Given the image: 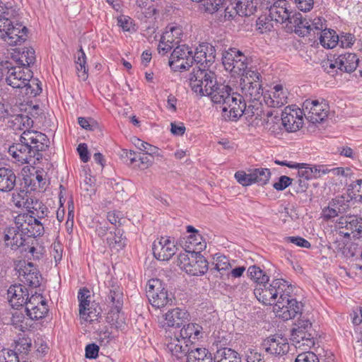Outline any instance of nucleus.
<instances>
[{"mask_svg": "<svg viewBox=\"0 0 362 362\" xmlns=\"http://www.w3.org/2000/svg\"><path fill=\"white\" fill-rule=\"evenodd\" d=\"M178 43L177 40L175 38L174 34L168 29L161 36L158 46V53L161 55H165Z\"/></svg>", "mask_w": 362, "mask_h": 362, "instance_id": "nucleus-33", "label": "nucleus"}, {"mask_svg": "<svg viewBox=\"0 0 362 362\" xmlns=\"http://www.w3.org/2000/svg\"><path fill=\"white\" fill-rule=\"evenodd\" d=\"M15 226L6 228L4 230V241L6 247L16 250L27 245L25 234L19 225L14 222Z\"/></svg>", "mask_w": 362, "mask_h": 362, "instance_id": "nucleus-16", "label": "nucleus"}, {"mask_svg": "<svg viewBox=\"0 0 362 362\" xmlns=\"http://www.w3.org/2000/svg\"><path fill=\"white\" fill-rule=\"evenodd\" d=\"M214 360V362H240L238 354L228 347L217 350Z\"/></svg>", "mask_w": 362, "mask_h": 362, "instance_id": "nucleus-35", "label": "nucleus"}, {"mask_svg": "<svg viewBox=\"0 0 362 362\" xmlns=\"http://www.w3.org/2000/svg\"><path fill=\"white\" fill-rule=\"evenodd\" d=\"M303 110L299 108L286 107L281 114V124L290 132H295L303 124Z\"/></svg>", "mask_w": 362, "mask_h": 362, "instance_id": "nucleus-15", "label": "nucleus"}, {"mask_svg": "<svg viewBox=\"0 0 362 362\" xmlns=\"http://www.w3.org/2000/svg\"><path fill=\"white\" fill-rule=\"evenodd\" d=\"M133 142L137 148L144 151L146 154L151 156L158 155V148L156 146L151 145L138 138H134Z\"/></svg>", "mask_w": 362, "mask_h": 362, "instance_id": "nucleus-51", "label": "nucleus"}, {"mask_svg": "<svg viewBox=\"0 0 362 362\" xmlns=\"http://www.w3.org/2000/svg\"><path fill=\"white\" fill-rule=\"evenodd\" d=\"M268 8L272 21L279 23H285L288 21V16L291 12L288 9L285 0H278L273 5L270 4Z\"/></svg>", "mask_w": 362, "mask_h": 362, "instance_id": "nucleus-27", "label": "nucleus"}, {"mask_svg": "<svg viewBox=\"0 0 362 362\" xmlns=\"http://www.w3.org/2000/svg\"><path fill=\"white\" fill-rule=\"evenodd\" d=\"M253 183L259 185H266L269 180L271 173L268 168H255L251 170Z\"/></svg>", "mask_w": 362, "mask_h": 362, "instance_id": "nucleus-45", "label": "nucleus"}, {"mask_svg": "<svg viewBox=\"0 0 362 362\" xmlns=\"http://www.w3.org/2000/svg\"><path fill=\"white\" fill-rule=\"evenodd\" d=\"M298 165L295 168L298 170V174L300 177L305 178V180H310L313 178L311 165L306 163H296Z\"/></svg>", "mask_w": 362, "mask_h": 362, "instance_id": "nucleus-63", "label": "nucleus"}, {"mask_svg": "<svg viewBox=\"0 0 362 362\" xmlns=\"http://www.w3.org/2000/svg\"><path fill=\"white\" fill-rule=\"evenodd\" d=\"M303 111L305 117L310 122L319 123L327 117L329 106L323 98L307 99L303 104Z\"/></svg>", "mask_w": 362, "mask_h": 362, "instance_id": "nucleus-7", "label": "nucleus"}, {"mask_svg": "<svg viewBox=\"0 0 362 362\" xmlns=\"http://www.w3.org/2000/svg\"><path fill=\"white\" fill-rule=\"evenodd\" d=\"M90 291L86 288H81L78 293V299L79 301V309L84 310L87 306H90Z\"/></svg>", "mask_w": 362, "mask_h": 362, "instance_id": "nucleus-60", "label": "nucleus"}, {"mask_svg": "<svg viewBox=\"0 0 362 362\" xmlns=\"http://www.w3.org/2000/svg\"><path fill=\"white\" fill-rule=\"evenodd\" d=\"M6 28L3 40L11 46L23 42L26 40L28 29L21 23L13 25L11 19L6 20Z\"/></svg>", "mask_w": 362, "mask_h": 362, "instance_id": "nucleus-17", "label": "nucleus"}, {"mask_svg": "<svg viewBox=\"0 0 362 362\" xmlns=\"http://www.w3.org/2000/svg\"><path fill=\"white\" fill-rule=\"evenodd\" d=\"M8 153L16 161L21 163H30L33 158L37 156L31 149L30 146L21 141L10 146Z\"/></svg>", "mask_w": 362, "mask_h": 362, "instance_id": "nucleus-25", "label": "nucleus"}, {"mask_svg": "<svg viewBox=\"0 0 362 362\" xmlns=\"http://www.w3.org/2000/svg\"><path fill=\"white\" fill-rule=\"evenodd\" d=\"M8 69L6 81L13 88H23L32 78V71L28 67L6 66Z\"/></svg>", "mask_w": 362, "mask_h": 362, "instance_id": "nucleus-13", "label": "nucleus"}, {"mask_svg": "<svg viewBox=\"0 0 362 362\" xmlns=\"http://www.w3.org/2000/svg\"><path fill=\"white\" fill-rule=\"evenodd\" d=\"M317 336L312 323L304 317L298 320L291 331V340L296 346H305L311 348L315 345V337Z\"/></svg>", "mask_w": 362, "mask_h": 362, "instance_id": "nucleus-6", "label": "nucleus"}, {"mask_svg": "<svg viewBox=\"0 0 362 362\" xmlns=\"http://www.w3.org/2000/svg\"><path fill=\"white\" fill-rule=\"evenodd\" d=\"M152 250L153 255L157 259L167 261L176 253L177 247L174 240L165 236L155 240Z\"/></svg>", "mask_w": 362, "mask_h": 362, "instance_id": "nucleus-12", "label": "nucleus"}, {"mask_svg": "<svg viewBox=\"0 0 362 362\" xmlns=\"http://www.w3.org/2000/svg\"><path fill=\"white\" fill-rule=\"evenodd\" d=\"M186 356V362H212L213 361L211 354L205 348L191 346Z\"/></svg>", "mask_w": 362, "mask_h": 362, "instance_id": "nucleus-32", "label": "nucleus"}, {"mask_svg": "<svg viewBox=\"0 0 362 362\" xmlns=\"http://www.w3.org/2000/svg\"><path fill=\"white\" fill-rule=\"evenodd\" d=\"M107 301L112 304V307L122 309L123 305V293L117 285H112L110 288Z\"/></svg>", "mask_w": 362, "mask_h": 362, "instance_id": "nucleus-41", "label": "nucleus"}, {"mask_svg": "<svg viewBox=\"0 0 362 362\" xmlns=\"http://www.w3.org/2000/svg\"><path fill=\"white\" fill-rule=\"evenodd\" d=\"M77 59L76 60V68L78 73V76L83 81H86L88 78V68L86 66V56L81 47L77 54Z\"/></svg>", "mask_w": 362, "mask_h": 362, "instance_id": "nucleus-40", "label": "nucleus"}, {"mask_svg": "<svg viewBox=\"0 0 362 362\" xmlns=\"http://www.w3.org/2000/svg\"><path fill=\"white\" fill-rule=\"evenodd\" d=\"M14 350L17 352V354H25L27 355L30 351L32 346L31 339L29 337H21L14 342Z\"/></svg>", "mask_w": 362, "mask_h": 362, "instance_id": "nucleus-48", "label": "nucleus"}, {"mask_svg": "<svg viewBox=\"0 0 362 362\" xmlns=\"http://www.w3.org/2000/svg\"><path fill=\"white\" fill-rule=\"evenodd\" d=\"M19 60L23 66V67L27 66L28 68L30 64H34L35 62V52L34 49L32 47L25 48Z\"/></svg>", "mask_w": 362, "mask_h": 362, "instance_id": "nucleus-54", "label": "nucleus"}, {"mask_svg": "<svg viewBox=\"0 0 362 362\" xmlns=\"http://www.w3.org/2000/svg\"><path fill=\"white\" fill-rule=\"evenodd\" d=\"M47 303L46 300L44 298L42 294L37 293L35 292L34 294H32L30 297H28V300L26 303H25L24 305H25V311H30L35 307L41 305L42 303Z\"/></svg>", "mask_w": 362, "mask_h": 362, "instance_id": "nucleus-55", "label": "nucleus"}, {"mask_svg": "<svg viewBox=\"0 0 362 362\" xmlns=\"http://www.w3.org/2000/svg\"><path fill=\"white\" fill-rule=\"evenodd\" d=\"M202 237L199 233L190 235L186 241V247L188 251L192 252V253L198 252L200 254V252L206 247L205 243H202Z\"/></svg>", "mask_w": 362, "mask_h": 362, "instance_id": "nucleus-39", "label": "nucleus"}, {"mask_svg": "<svg viewBox=\"0 0 362 362\" xmlns=\"http://www.w3.org/2000/svg\"><path fill=\"white\" fill-rule=\"evenodd\" d=\"M187 314L184 310L176 308L168 310L165 315V325L168 327H180L183 325Z\"/></svg>", "mask_w": 362, "mask_h": 362, "instance_id": "nucleus-31", "label": "nucleus"}, {"mask_svg": "<svg viewBox=\"0 0 362 362\" xmlns=\"http://www.w3.org/2000/svg\"><path fill=\"white\" fill-rule=\"evenodd\" d=\"M0 362H20L17 352L8 349L0 351Z\"/></svg>", "mask_w": 362, "mask_h": 362, "instance_id": "nucleus-58", "label": "nucleus"}, {"mask_svg": "<svg viewBox=\"0 0 362 362\" xmlns=\"http://www.w3.org/2000/svg\"><path fill=\"white\" fill-rule=\"evenodd\" d=\"M16 182V176L13 170L8 168H0V191L11 192Z\"/></svg>", "mask_w": 362, "mask_h": 362, "instance_id": "nucleus-29", "label": "nucleus"}, {"mask_svg": "<svg viewBox=\"0 0 362 362\" xmlns=\"http://www.w3.org/2000/svg\"><path fill=\"white\" fill-rule=\"evenodd\" d=\"M288 93L282 85H276L271 91L264 93L263 99L269 107L279 108L287 103Z\"/></svg>", "mask_w": 362, "mask_h": 362, "instance_id": "nucleus-22", "label": "nucleus"}, {"mask_svg": "<svg viewBox=\"0 0 362 362\" xmlns=\"http://www.w3.org/2000/svg\"><path fill=\"white\" fill-rule=\"evenodd\" d=\"M192 258L185 272L191 276H199L205 274L208 270V262L198 252L192 253Z\"/></svg>", "mask_w": 362, "mask_h": 362, "instance_id": "nucleus-28", "label": "nucleus"}, {"mask_svg": "<svg viewBox=\"0 0 362 362\" xmlns=\"http://www.w3.org/2000/svg\"><path fill=\"white\" fill-rule=\"evenodd\" d=\"M20 141L30 146V148L38 156L39 152L45 151L49 146V140L47 136L37 131L26 130L21 136Z\"/></svg>", "mask_w": 362, "mask_h": 362, "instance_id": "nucleus-14", "label": "nucleus"}, {"mask_svg": "<svg viewBox=\"0 0 362 362\" xmlns=\"http://www.w3.org/2000/svg\"><path fill=\"white\" fill-rule=\"evenodd\" d=\"M189 80L192 90L202 96L206 95L211 90L216 78L215 74L207 69L195 66L189 74Z\"/></svg>", "mask_w": 362, "mask_h": 362, "instance_id": "nucleus-5", "label": "nucleus"}, {"mask_svg": "<svg viewBox=\"0 0 362 362\" xmlns=\"http://www.w3.org/2000/svg\"><path fill=\"white\" fill-rule=\"evenodd\" d=\"M194 62L193 52L186 45H177L173 51L169 60L170 66L175 70H186Z\"/></svg>", "mask_w": 362, "mask_h": 362, "instance_id": "nucleus-8", "label": "nucleus"}, {"mask_svg": "<svg viewBox=\"0 0 362 362\" xmlns=\"http://www.w3.org/2000/svg\"><path fill=\"white\" fill-rule=\"evenodd\" d=\"M18 277L21 282L32 288L40 286L42 279L38 269L31 262L19 269Z\"/></svg>", "mask_w": 362, "mask_h": 362, "instance_id": "nucleus-23", "label": "nucleus"}, {"mask_svg": "<svg viewBox=\"0 0 362 362\" xmlns=\"http://www.w3.org/2000/svg\"><path fill=\"white\" fill-rule=\"evenodd\" d=\"M222 62L225 69L234 74L243 76L251 67V59L235 47H230L223 53Z\"/></svg>", "mask_w": 362, "mask_h": 362, "instance_id": "nucleus-4", "label": "nucleus"}, {"mask_svg": "<svg viewBox=\"0 0 362 362\" xmlns=\"http://www.w3.org/2000/svg\"><path fill=\"white\" fill-rule=\"evenodd\" d=\"M336 250L341 253L344 257L350 258L354 257L357 252V246L353 243H341L339 240L336 242Z\"/></svg>", "mask_w": 362, "mask_h": 362, "instance_id": "nucleus-46", "label": "nucleus"}, {"mask_svg": "<svg viewBox=\"0 0 362 362\" xmlns=\"http://www.w3.org/2000/svg\"><path fill=\"white\" fill-rule=\"evenodd\" d=\"M166 349L177 358L186 356L192 346L187 343L185 339L180 337L177 334L173 337H167L165 340Z\"/></svg>", "mask_w": 362, "mask_h": 362, "instance_id": "nucleus-21", "label": "nucleus"}, {"mask_svg": "<svg viewBox=\"0 0 362 362\" xmlns=\"http://www.w3.org/2000/svg\"><path fill=\"white\" fill-rule=\"evenodd\" d=\"M293 291L291 284L283 279H274L271 283L267 281L262 284L256 286L254 289V294L257 299L264 305H274L277 303L278 300H284L286 296L291 294Z\"/></svg>", "mask_w": 362, "mask_h": 362, "instance_id": "nucleus-3", "label": "nucleus"}, {"mask_svg": "<svg viewBox=\"0 0 362 362\" xmlns=\"http://www.w3.org/2000/svg\"><path fill=\"white\" fill-rule=\"evenodd\" d=\"M349 195L351 198L360 197L362 199V179L353 182L348 187Z\"/></svg>", "mask_w": 362, "mask_h": 362, "instance_id": "nucleus-59", "label": "nucleus"}, {"mask_svg": "<svg viewBox=\"0 0 362 362\" xmlns=\"http://www.w3.org/2000/svg\"><path fill=\"white\" fill-rule=\"evenodd\" d=\"M267 353L274 356H283L288 353L289 344L286 339L279 337L268 338L263 344Z\"/></svg>", "mask_w": 362, "mask_h": 362, "instance_id": "nucleus-26", "label": "nucleus"}, {"mask_svg": "<svg viewBox=\"0 0 362 362\" xmlns=\"http://www.w3.org/2000/svg\"><path fill=\"white\" fill-rule=\"evenodd\" d=\"M120 311L121 309L112 307L107 316L108 322L116 328H122L125 325L124 317Z\"/></svg>", "mask_w": 362, "mask_h": 362, "instance_id": "nucleus-44", "label": "nucleus"}, {"mask_svg": "<svg viewBox=\"0 0 362 362\" xmlns=\"http://www.w3.org/2000/svg\"><path fill=\"white\" fill-rule=\"evenodd\" d=\"M48 312L47 303L39 305L30 311H26L27 315L32 320H39L45 317Z\"/></svg>", "mask_w": 362, "mask_h": 362, "instance_id": "nucleus-53", "label": "nucleus"}, {"mask_svg": "<svg viewBox=\"0 0 362 362\" xmlns=\"http://www.w3.org/2000/svg\"><path fill=\"white\" fill-rule=\"evenodd\" d=\"M25 320V317L22 313L15 311L12 314L11 324L15 327V328L18 329L22 332H25L28 329V324Z\"/></svg>", "mask_w": 362, "mask_h": 362, "instance_id": "nucleus-56", "label": "nucleus"}, {"mask_svg": "<svg viewBox=\"0 0 362 362\" xmlns=\"http://www.w3.org/2000/svg\"><path fill=\"white\" fill-rule=\"evenodd\" d=\"M16 223L19 225L28 238L38 237L44 233L42 223L28 214H21L16 217Z\"/></svg>", "mask_w": 362, "mask_h": 362, "instance_id": "nucleus-11", "label": "nucleus"}, {"mask_svg": "<svg viewBox=\"0 0 362 362\" xmlns=\"http://www.w3.org/2000/svg\"><path fill=\"white\" fill-rule=\"evenodd\" d=\"M191 258H192V252L186 249L185 252L180 253L177 257V265L185 272V268H188L190 264Z\"/></svg>", "mask_w": 362, "mask_h": 362, "instance_id": "nucleus-62", "label": "nucleus"}, {"mask_svg": "<svg viewBox=\"0 0 362 362\" xmlns=\"http://www.w3.org/2000/svg\"><path fill=\"white\" fill-rule=\"evenodd\" d=\"M202 327L198 324L188 323L183 325L179 334L180 337L192 346V339L199 338L202 333Z\"/></svg>", "mask_w": 362, "mask_h": 362, "instance_id": "nucleus-30", "label": "nucleus"}, {"mask_svg": "<svg viewBox=\"0 0 362 362\" xmlns=\"http://www.w3.org/2000/svg\"><path fill=\"white\" fill-rule=\"evenodd\" d=\"M8 300L13 308L18 309L24 305L28 300L29 293L28 289L21 284H14L7 291Z\"/></svg>", "mask_w": 362, "mask_h": 362, "instance_id": "nucleus-24", "label": "nucleus"}, {"mask_svg": "<svg viewBox=\"0 0 362 362\" xmlns=\"http://www.w3.org/2000/svg\"><path fill=\"white\" fill-rule=\"evenodd\" d=\"M215 269L221 272V274L223 273L221 272H226L230 269L231 264L230 263L228 257L223 255L216 254L214 257Z\"/></svg>", "mask_w": 362, "mask_h": 362, "instance_id": "nucleus-50", "label": "nucleus"}, {"mask_svg": "<svg viewBox=\"0 0 362 362\" xmlns=\"http://www.w3.org/2000/svg\"><path fill=\"white\" fill-rule=\"evenodd\" d=\"M194 62L199 66L206 69L209 67L215 60V47L209 43L204 42L200 44L194 52Z\"/></svg>", "mask_w": 362, "mask_h": 362, "instance_id": "nucleus-19", "label": "nucleus"}, {"mask_svg": "<svg viewBox=\"0 0 362 362\" xmlns=\"http://www.w3.org/2000/svg\"><path fill=\"white\" fill-rule=\"evenodd\" d=\"M23 88H25V93L30 97H35L42 92L40 81L33 76L30 81H28V83H26V86Z\"/></svg>", "mask_w": 362, "mask_h": 362, "instance_id": "nucleus-49", "label": "nucleus"}, {"mask_svg": "<svg viewBox=\"0 0 362 362\" xmlns=\"http://www.w3.org/2000/svg\"><path fill=\"white\" fill-rule=\"evenodd\" d=\"M358 58L354 53H345L336 57L334 62L329 63V68H337L340 71L346 73L354 71L358 64Z\"/></svg>", "mask_w": 362, "mask_h": 362, "instance_id": "nucleus-20", "label": "nucleus"}, {"mask_svg": "<svg viewBox=\"0 0 362 362\" xmlns=\"http://www.w3.org/2000/svg\"><path fill=\"white\" fill-rule=\"evenodd\" d=\"M107 243L111 248L117 251L123 249L126 245V238L123 237V231L117 229L114 234L111 233V236L107 238Z\"/></svg>", "mask_w": 362, "mask_h": 362, "instance_id": "nucleus-42", "label": "nucleus"}, {"mask_svg": "<svg viewBox=\"0 0 362 362\" xmlns=\"http://www.w3.org/2000/svg\"><path fill=\"white\" fill-rule=\"evenodd\" d=\"M320 42L325 48L332 49L339 43V35L334 30L325 28L320 33Z\"/></svg>", "mask_w": 362, "mask_h": 362, "instance_id": "nucleus-34", "label": "nucleus"}, {"mask_svg": "<svg viewBox=\"0 0 362 362\" xmlns=\"http://www.w3.org/2000/svg\"><path fill=\"white\" fill-rule=\"evenodd\" d=\"M284 300H278L277 303L273 307L276 315L284 320L294 318L301 313L302 304L291 297V294L286 296Z\"/></svg>", "mask_w": 362, "mask_h": 362, "instance_id": "nucleus-9", "label": "nucleus"}, {"mask_svg": "<svg viewBox=\"0 0 362 362\" xmlns=\"http://www.w3.org/2000/svg\"><path fill=\"white\" fill-rule=\"evenodd\" d=\"M223 4V0H203L201 8L205 12L212 14L218 11Z\"/></svg>", "mask_w": 362, "mask_h": 362, "instance_id": "nucleus-52", "label": "nucleus"}, {"mask_svg": "<svg viewBox=\"0 0 362 362\" xmlns=\"http://www.w3.org/2000/svg\"><path fill=\"white\" fill-rule=\"evenodd\" d=\"M279 117L274 115L273 111H268L267 118L264 119V127L272 133H275L279 129Z\"/></svg>", "mask_w": 362, "mask_h": 362, "instance_id": "nucleus-47", "label": "nucleus"}, {"mask_svg": "<svg viewBox=\"0 0 362 362\" xmlns=\"http://www.w3.org/2000/svg\"><path fill=\"white\" fill-rule=\"evenodd\" d=\"M16 11L11 6L4 4L0 1V19L7 20L15 17Z\"/></svg>", "mask_w": 362, "mask_h": 362, "instance_id": "nucleus-61", "label": "nucleus"}, {"mask_svg": "<svg viewBox=\"0 0 362 362\" xmlns=\"http://www.w3.org/2000/svg\"><path fill=\"white\" fill-rule=\"evenodd\" d=\"M339 235L344 238H358L362 234V218L356 216L340 217L337 221Z\"/></svg>", "mask_w": 362, "mask_h": 362, "instance_id": "nucleus-10", "label": "nucleus"}, {"mask_svg": "<svg viewBox=\"0 0 362 362\" xmlns=\"http://www.w3.org/2000/svg\"><path fill=\"white\" fill-rule=\"evenodd\" d=\"M236 9L240 16H250L257 10L258 2L253 0H235Z\"/></svg>", "mask_w": 362, "mask_h": 362, "instance_id": "nucleus-36", "label": "nucleus"}, {"mask_svg": "<svg viewBox=\"0 0 362 362\" xmlns=\"http://www.w3.org/2000/svg\"><path fill=\"white\" fill-rule=\"evenodd\" d=\"M240 90L242 98L238 101V103H243V114L252 115L254 112L250 108H254L262 97L264 98L263 90L262 88V76L256 69L250 68L240 78Z\"/></svg>", "mask_w": 362, "mask_h": 362, "instance_id": "nucleus-1", "label": "nucleus"}, {"mask_svg": "<svg viewBox=\"0 0 362 362\" xmlns=\"http://www.w3.org/2000/svg\"><path fill=\"white\" fill-rule=\"evenodd\" d=\"M247 275L257 284L256 286L267 283V281H269V276L267 275L266 273L259 267L255 265H252L248 267Z\"/></svg>", "mask_w": 362, "mask_h": 362, "instance_id": "nucleus-43", "label": "nucleus"}, {"mask_svg": "<svg viewBox=\"0 0 362 362\" xmlns=\"http://www.w3.org/2000/svg\"><path fill=\"white\" fill-rule=\"evenodd\" d=\"M236 15H238V13L236 9L235 0H230L224 9L223 16L221 15V21H230L234 18Z\"/></svg>", "mask_w": 362, "mask_h": 362, "instance_id": "nucleus-57", "label": "nucleus"}, {"mask_svg": "<svg viewBox=\"0 0 362 362\" xmlns=\"http://www.w3.org/2000/svg\"><path fill=\"white\" fill-rule=\"evenodd\" d=\"M295 362H319V359L313 351H305L298 354Z\"/></svg>", "mask_w": 362, "mask_h": 362, "instance_id": "nucleus-64", "label": "nucleus"}, {"mask_svg": "<svg viewBox=\"0 0 362 362\" xmlns=\"http://www.w3.org/2000/svg\"><path fill=\"white\" fill-rule=\"evenodd\" d=\"M148 298L151 304L158 308H163L170 302H172V298L166 290L161 293L150 292L149 294H148Z\"/></svg>", "mask_w": 362, "mask_h": 362, "instance_id": "nucleus-37", "label": "nucleus"}, {"mask_svg": "<svg viewBox=\"0 0 362 362\" xmlns=\"http://www.w3.org/2000/svg\"><path fill=\"white\" fill-rule=\"evenodd\" d=\"M12 202L18 208H25L34 214L33 210H37L40 208L41 202L34 199L30 194L25 189L17 188L12 194Z\"/></svg>", "mask_w": 362, "mask_h": 362, "instance_id": "nucleus-18", "label": "nucleus"}, {"mask_svg": "<svg viewBox=\"0 0 362 362\" xmlns=\"http://www.w3.org/2000/svg\"><path fill=\"white\" fill-rule=\"evenodd\" d=\"M206 95L210 97L214 103L221 105L223 112H229L230 119L235 120L243 115L242 108L244 109V104L238 103L242 98L240 93L234 92L228 85L218 83L216 80Z\"/></svg>", "mask_w": 362, "mask_h": 362, "instance_id": "nucleus-2", "label": "nucleus"}, {"mask_svg": "<svg viewBox=\"0 0 362 362\" xmlns=\"http://www.w3.org/2000/svg\"><path fill=\"white\" fill-rule=\"evenodd\" d=\"M101 309L98 304L94 302L90 303V306H87L84 310L79 309V315L84 321L93 322L98 320V317L100 314Z\"/></svg>", "mask_w": 362, "mask_h": 362, "instance_id": "nucleus-38", "label": "nucleus"}]
</instances>
